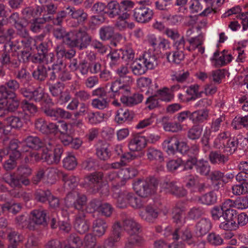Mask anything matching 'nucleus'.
Listing matches in <instances>:
<instances>
[{
  "label": "nucleus",
  "instance_id": "obj_1",
  "mask_svg": "<svg viewBox=\"0 0 248 248\" xmlns=\"http://www.w3.org/2000/svg\"><path fill=\"white\" fill-rule=\"evenodd\" d=\"M185 210L184 203L179 202L176 204L172 210V217L178 227L174 230H172V227L170 226L165 227L163 235L168 237L169 240L173 241L174 243L181 242L185 244V242L189 245H194L196 238L192 236L191 230L186 227H179L186 222Z\"/></svg>",
  "mask_w": 248,
  "mask_h": 248
},
{
  "label": "nucleus",
  "instance_id": "obj_2",
  "mask_svg": "<svg viewBox=\"0 0 248 248\" xmlns=\"http://www.w3.org/2000/svg\"><path fill=\"white\" fill-rule=\"evenodd\" d=\"M87 198L83 194H80L77 191H73L69 193L65 199L67 206H69L72 204L75 208L82 213H91L98 210L99 212L100 206L101 205L99 201L93 200L86 206Z\"/></svg>",
  "mask_w": 248,
  "mask_h": 248
},
{
  "label": "nucleus",
  "instance_id": "obj_3",
  "mask_svg": "<svg viewBox=\"0 0 248 248\" xmlns=\"http://www.w3.org/2000/svg\"><path fill=\"white\" fill-rule=\"evenodd\" d=\"M123 228L129 235L125 243V248H135L143 243L144 239L140 234L141 226L134 219L127 218L124 219Z\"/></svg>",
  "mask_w": 248,
  "mask_h": 248
},
{
  "label": "nucleus",
  "instance_id": "obj_4",
  "mask_svg": "<svg viewBox=\"0 0 248 248\" xmlns=\"http://www.w3.org/2000/svg\"><path fill=\"white\" fill-rule=\"evenodd\" d=\"M119 78L112 82L110 89L114 93H128L130 92V86L133 82V78L128 75L129 71L126 66H122L116 71Z\"/></svg>",
  "mask_w": 248,
  "mask_h": 248
},
{
  "label": "nucleus",
  "instance_id": "obj_5",
  "mask_svg": "<svg viewBox=\"0 0 248 248\" xmlns=\"http://www.w3.org/2000/svg\"><path fill=\"white\" fill-rule=\"evenodd\" d=\"M157 64L155 54L149 50L133 62L131 69L134 75L139 76L144 74L147 69H154Z\"/></svg>",
  "mask_w": 248,
  "mask_h": 248
},
{
  "label": "nucleus",
  "instance_id": "obj_6",
  "mask_svg": "<svg viewBox=\"0 0 248 248\" xmlns=\"http://www.w3.org/2000/svg\"><path fill=\"white\" fill-rule=\"evenodd\" d=\"M91 39L84 31H74L63 34V42L72 47L80 49L85 48L89 44Z\"/></svg>",
  "mask_w": 248,
  "mask_h": 248
},
{
  "label": "nucleus",
  "instance_id": "obj_7",
  "mask_svg": "<svg viewBox=\"0 0 248 248\" xmlns=\"http://www.w3.org/2000/svg\"><path fill=\"white\" fill-rule=\"evenodd\" d=\"M58 141H55L53 140L46 142V146L47 151L46 152L43 151L42 153V157L44 161L48 164H57L61 159L62 155V151L61 146L58 145L59 141L62 142L61 139H59Z\"/></svg>",
  "mask_w": 248,
  "mask_h": 248
},
{
  "label": "nucleus",
  "instance_id": "obj_8",
  "mask_svg": "<svg viewBox=\"0 0 248 248\" xmlns=\"http://www.w3.org/2000/svg\"><path fill=\"white\" fill-rule=\"evenodd\" d=\"M157 186V180L154 178L146 180H138L133 184L134 191L139 196L142 197H146L155 193Z\"/></svg>",
  "mask_w": 248,
  "mask_h": 248
},
{
  "label": "nucleus",
  "instance_id": "obj_9",
  "mask_svg": "<svg viewBox=\"0 0 248 248\" xmlns=\"http://www.w3.org/2000/svg\"><path fill=\"white\" fill-rule=\"evenodd\" d=\"M0 106H4L8 112H14L19 106V101L16 93L8 92L3 86H0Z\"/></svg>",
  "mask_w": 248,
  "mask_h": 248
},
{
  "label": "nucleus",
  "instance_id": "obj_10",
  "mask_svg": "<svg viewBox=\"0 0 248 248\" xmlns=\"http://www.w3.org/2000/svg\"><path fill=\"white\" fill-rule=\"evenodd\" d=\"M140 5L133 11V16L139 23H145L149 22L153 18L154 13L147 5L151 4L149 0H141L139 2Z\"/></svg>",
  "mask_w": 248,
  "mask_h": 248
},
{
  "label": "nucleus",
  "instance_id": "obj_11",
  "mask_svg": "<svg viewBox=\"0 0 248 248\" xmlns=\"http://www.w3.org/2000/svg\"><path fill=\"white\" fill-rule=\"evenodd\" d=\"M55 63L52 66V71L49 75V79L51 81L62 80V45H57L54 55Z\"/></svg>",
  "mask_w": 248,
  "mask_h": 248
},
{
  "label": "nucleus",
  "instance_id": "obj_12",
  "mask_svg": "<svg viewBox=\"0 0 248 248\" xmlns=\"http://www.w3.org/2000/svg\"><path fill=\"white\" fill-rule=\"evenodd\" d=\"M102 178V173L95 172L86 177L85 181L91 186L92 185L96 186V190L102 196H107L109 195V186L107 184L101 183Z\"/></svg>",
  "mask_w": 248,
  "mask_h": 248
},
{
  "label": "nucleus",
  "instance_id": "obj_13",
  "mask_svg": "<svg viewBox=\"0 0 248 248\" xmlns=\"http://www.w3.org/2000/svg\"><path fill=\"white\" fill-rule=\"evenodd\" d=\"M30 115L24 111H18L15 115L7 117L5 119L6 124L11 128L18 130L23 126L24 123L29 121Z\"/></svg>",
  "mask_w": 248,
  "mask_h": 248
},
{
  "label": "nucleus",
  "instance_id": "obj_14",
  "mask_svg": "<svg viewBox=\"0 0 248 248\" xmlns=\"http://www.w3.org/2000/svg\"><path fill=\"white\" fill-rule=\"evenodd\" d=\"M74 132L73 126L71 124L63 123V145L71 144L74 149H78L82 144V140L79 138L73 139L72 134Z\"/></svg>",
  "mask_w": 248,
  "mask_h": 248
},
{
  "label": "nucleus",
  "instance_id": "obj_15",
  "mask_svg": "<svg viewBox=\"0 0 248 248\" xmlns=\"http://www.w3.org/2000/svg\"><path fill=\"white\" fill-rule=\"evenodd\" d=\"M233 57L228 51L224 50L222 51H216L210 58L212 64L216 67H220L226 65L232 62Z\"/></svg>",
  "mask_w": 248,
  "mask_h": 248
},
{
  "label": "nucleus",
  "instance_id": "obj_16",
  "mask_svg": "<svg viewBox=\"0 0 248 248\" xmlns=\"http://www.w3.org/2000/svg\"><path fill=\"white\" fill-rule=\"evenodd\" d=\"M3 180L12 188H21L22 185L27 186L30 184L29 179L22 178L15 172L5 173Z\"/></svg>",
  "mask_w": 248,
  "mask_h": 248
},
{
  "label": "nucleus",
  "instance_id": "obj_17",
  "mask_svg": "<svg viewBox=\"0 0 248 248\" xmlns=\"http://www.w3.org/2000/svg\"><path fill=\"white\" fill-rule=\"evenodd\" d=\"M105 14H107L110 18L119 16L122 18H128L130 15L127 12L123 13L120 4L116 1H111L108 4Z\"/></svg>",
  "mask_w": 248,
  "mask_h": 248
},
{
  "label": "nucleus",
  "instance_id": "obj_18",
  "mask_svg": "<svg viewBox=\"0 0 248 248\" xmlns=\"http://www.w3.org/2000/svg\"><path fill=\"white\" fill-rule=\"evenodd\" d=\"M113 93L114 96L122 95L120 100L121 102L127 106H132L140 103L143 98L142 94L140 93H135L131 96H129L131 94V87L130 86V92L126 93Z\"/></svg>",
  "mask_w": 248,
  "mask_h": 248
},
{
  "label": "nucleus",
  "instance_id": "obj_19",
  "mask_svg": "<svg viewBox=\"0 0 248 248\" xmlns=\"http://www.w3.org/2000/svg\"><path fill=\"white\" fill-rule=\"evenodd\" d=\"M160 187L161 191H164L167 193H171L177 196H184L186 194V191L185 189L178 186L176 185V183L173 181H164L161 183Z\"/></svg>",
  "mask_w": 248,
  "mask_h": 248
},
{
  "label": "nucleus",
  "instance_id": "obj_20",
  "mask_svg": "<svg viewBox=\"0 0 248 248\" xmlns=\"http://www.w3.org/2000/svg\"><path fill=\"white\" fill-rule=\"evenodd\" d=\"M237 213L233 214L228 213L224 215V221L221 222L219 227L221 229L226 231H234L238 229L235 219Z\"/></svg>",
  "mask_w": 248,
  "mask_h": 248
},
{
  "label": "nucleus",
  "instance_id": "obj_21",
  "mask_svg": "<svg viewBox=\"0 0 248 248\" xmlns=\"http://www.w3.org/2000/svg\"><path fill=\"white\" fill-rule=\"evenodd\" d=\"M147 145L146 137L142 136H136L130 139L128 146L132 152H139L144 149Z\"/></svg>",
  "mask_w": 248,
  "mask_h": 248
},
{
  "label": "nucleus",
  "instance_id": "obj_22",
  "mask_svg": "<svg viewBox=\"0 0 248 248\" xmlns=\"http://www.w3.org/2000/svg\"><path fill=\"white\" fill-rule=\"evenodd\" d=\"M9 51L8 49L4 50L0 59L1 64L9 69L19 67L21 64L20 60L18 58H11L9 54Z\"/></svg>",
  "mask_w": 248,
  "mask_h": 248
},
{
  "label": "nucleus",
  "instance_id": "obj_23",
  "mask_svg": "<svg viewBox=\"0 0 248 248\" xmlns=\"http://www.w3.org/2000/svg\"><path fill=\"white\" fill-rule=\"evenodd\" d=\"M133 118V114L127 109L120 108L115 113V121L119 124L130 122Z\"/></svg>",
  "mask_w": 248,
  "mask_h": 248
},
{
  "label": "nucleus",
  "instance_id": "obj_24",
  "mask_svg": "<svg viewBox=\"0 0 248 248\" xmlns=\"http://www.w3.org/2000/svg\"><path fill=\"white\" fill-rule=\"evenodd\" d=\"M85 213L79 214L76 217L74 227L75 229L80 233H84L89 229V223L84 219Z\"/></svg>",
  "mask_w": 248,
  "mask_h": 248
},
{
  "label": "nucleus",
  "instance_id": "obj_25",
  "mask_svg": "<svg viewBox=\"0 0 248 248\" xmlns=\"http://www.w3.org/2000/svg\"><path fill=\"white\" fill-rule=\"evenodd\" d=\"M179 140L174 137L168 138L162 143L163 149L167 153L170 155H174L178 149Z\"/></svg>",
  "mask_w": 248,
  "mask_h": 248
},
{
  "label": "nucleus",
  "instance_id": "obj_26",
  "mask_svg": "<svg viewBox=\"0 0 248 248\" xmlns=\"http://www.w3.org/2000/svg\"><path fill=\"white\" fill-rule=\"evenodd\" d=\"M212 227L211 222L208 218H202L196 226V234L197 236H202L206 234Z\"/></svg>",
  "mask_w": 248,
  "mask_h": 248
},
{
  "label": "nucleus",
  "instance_id": "obj_27",
  "mask_svg": "<svg viewBox=\"0 0 248 248\" xmlns=\"http://www.w3.org/2000/svg\"><path fill=\"white\" fill-rule=\"evenodd\" d=\"M137 174V170L133 167H128L121 169L119 171V177L121 181L120 185H124L125 182L134 177Z\"/></svg>",
  "mask_w": 248,
  "mask_h": 248
},
{
  "label": "nucleus",
  "instance_id": "obj_28",
  "mask_svg": "<svg viewBox=\"0 0 248 248\" xmlns=\"http://www.w3.org/2000/svg\"><path fill=\"white\" fill-rule=\"evenodd\" d=\"M108 228V225L103 219L98 218L93 222V231L95 235L98 237H101L104 235Z\"/></svg>",
  "mask_w": 248,
  "mask_h": 248
},
{
  "label": "nucleus",
  "instance_id": "obj_29",
  "mask_svg": "<svg viewBox=\"0 0 248 248\" xmlns=\"http://www.w3.org/2000/svg\"><path fill=\"white\" fill-rule=\"evenodd\" d=\"M9 21L13 23L17 30V33L21 36H25L27 35V30L25 26L19 21V15L17 13L12 14L9 17Z\"/></svg>",
  "mask_w": 248,
  "mask_h": 248
},
{
  "label": "nucleus",
  "instance_id": "obj_30",
  "mask_svg": "<svg viewBox=\"0 0 248 248\" xmlns=\"http://www.w3.org/2000/svg\"><path fill=\"white\" fill-rule=\"evenodd\" d=\"M117 186H114L112 194L113 197L117 199V206L120 208L126 207L128 202L127 194L121 193L119 188Z\"/></svg>",
  "mask_w": 248,
  "mask_h": 248
},
{
  "label": "nucleus",
  "instance_id": "obj_31",
  "mask_svg": "<svg viewBox=\"0 0 248 248\" xmlns=\"http://www.w3.org/2000/svg\"><path fill=\"white\" fill-rule=\"evenodd\" d=\"M165 237L167 242L163 240L156 241L154 243L155 248H185V244L183 242L174 243L173 241L169 240L168 237Z\"/></svg>",
  "mask_w": 248,
  "mask_h": 248
},
{
  "label": "nucleus",
  "instance_id": "obj_32",
  "mask_svg": "<svg viewBox=\"0 0 248 248\" xmlns=\"http://www.w3.org/2000/svg\"><path fill=\"white\" fill-rule=\"evenodd\" d=\"M158 212L156 209L150 205H148L145 212H141L140 214L141 217L148 222H153L158 217Z\"/></svg>",
  "mask_w": 248,
  "mask_h": 248
},
{
  "label": "nucleus",
  "instance_id": "obj_33",
  "mask_svg": "<svg viewBox=\"0 0 248 248\" xmlns=\"http://www.w3.org/2000/svg\"><path fill=\"white\" fill-rule=\"evenodd\" d=\"M96 155L100 160H107L111 156V152L108 144L102 143L98 145L96 148Z\"/></svg>",
  "mask_w": 248,
  "mask_h": 248
},
{
  "label": "nucleus",
  "instance_id": "obj_34",
  "mask_svg": "<svg viewBox=\"0 0 248 248\" xmlns=\"http://www.w3.org/2000/svg\"><path fill=\"white\" fill-rule=\"evenodd\" d=\"M209 112L207 109L198 110L192 112L190 120L194 124H198L203 122L208 117Z\"/></svg>",
  "mask_w": 248,
  "mask_h": 248
},
{
  "label": "nucleus",
  "instance_id": "obj_35",
  "mask_svg": "<svg viewBox=\"0 0 248 248\" xmlns=\"http://www.w3.org/2000/svg\"><path fill=\"white\" fill-rule=\"evenodd\" d=\"M23 143L30 148L38 150L44 146V143L36 136H30L23 140Z\"/></svg>",
  "mask_w": 248,
  "mask_h": 248
},
{
  "label": "nucleus",
  "instance_id": "obj_36",
  "mask_svg": "<svg viewBox=\"0 0 248 248\" xmlns=\"http://www.w3.org/2000/svg\"><path fill=\"white\" fill-rule=\"evenodd\" d=\"M229 136L228 132H224L219 134L215 138L213 143V147L217 149H225L226 142L227 141V138Z\"/></svg>",
  "mask_w": 248,
  "mask_h": 248
},
{
  "label": "nucleus",
  "instance_id": "obj_37",
  "mask_svg": "<svg viewBox=\"0 0 248 248\" xmlns=\"http://www.w3.org/2000/svg\"><path fill=\"white\" fill-rule=\"evenodd\" d=\"M32 220L36 224L45 225L46 222V211L44 210H34L32 211Z\"/></svg>",
  "mask_w": 248,
  "mask_h": 248
},
{
  "label": "nucleus",
  "instance_id": "obj_38",
  "mask_svg": "<svg viewBox=\"0 0 248 248\" xmlns=\"http://www.w3.org/2000/svg\"><path fill=\"white\" fill-rule=\"evenodd\" d=\"M185 182L186 187L194 192L200 188L199 182L197 176L189 175L185 177Z\"/></svg>",
  "mask_w": 248,
  "mask_h": 248
},
{
  "label": "nucleus",
  "instance_id": "obj_39",
  "mask_svg": "<svg viewBox=\"0 0 248 248\" xmlns=\"http://www.w3.org/2000/svg\"><path fill=\"white\" fill-rule=\"evenodd\" d=\"M217 191H212L205 194L199 198V201L202 204L210 205L215 204L217 201Z\"/></svg>",
  "mask_w": 248,
  "mask_h": 248
},
{
  "label": "nucleus",
  "instance_id": "obj_40",
  "mask_svg": "<svg viewBox=\"0 0 248 248\" xmlns=\"http://www.w3.org/2000/svg\"><path fill=\"white\" fill-rule=\"evenodd\" d=\"M33 78L39 81H44L47 76L46 68L42 64H39L32 73Z\"/></svg>",
  "mask_w": 248,
  "mask_h": 248
},
{
  "label": "nucleus",
  "instance_id": "obj_41",
  "mask_svg": "<svg viewBox=\"0 0 248 248\" xmlns=\"http://www.w3.org/2000/svg\"><path fill=\"white\" fill-rule=\"evenodd\" d=\"M167 58L170 62L179 64L185 58L184 51L175 50L167 53Z\"/></svg>",
  "mask_w": 248,
  "mask_h": 248
},
{
  "label": "nucleus",
  "instance_id": "obj_42",
  "mask_svg": "<svg viewBox=\"0 0 248 248\" xmlns=\"http://www.w3.org/2000/svg\"><path fill=\"white\" fill-rule=\"evenodd\" d=\"M146 155L148 159L150 161L156 160L159 162H162L164 160V157L162 152L154 148H149L147 151Z\"/></svg>",
  "mask_w": 248,
  "mask_h": 248
},
{
  "label": "nucleus",
  "instance_id": "obj_43",
  "mask_svg": "<svg viewBox=\"0 0 248 248\" xmlns=\"http://www.w3.org/2000/svg\"><path fill=\"white\" fill-rule=\"evenodd\" d=\"M42 11V7H41L37 6L35 8L33 7H28L24 8L22 10V13L24 17L29 19L40 14Z\"/></svg>",
  "mask_w": 248,
  "mask_h": 248
},
{
  "label": "nucleus",
  "instance_id": "obj_44",
  "mask_svg": "<svg viewBox=\"0 0 248 248\" xmlns=\"http://www.w3.org/2000/svg\"><path fill=\"white\" fill-rule=\"evenodd\" d=\"M200 86L198 84H193L189 86L186 93L189 96L187 100H195L201 96V92L199 90Z\"/></svg>",
  "mask_w": 248,
  "mask_h": 248
},
{
  "label": "nucleus",
  "instance_id": "obj_45",
  "mask_svg": "<svg viewBox=\"0 0 248 248\" xmlns=\"http://www.w3.org/2000/svg\"><path fill=\"white\" fill-rule=\"evenodd\" d=\"M232 125L235 129H240L242 126L248 128V115L244 117H235L232 121Z\"/></svg>",
  "mask_w": 248,
  "mask_h": 248
},
{
  "label": "nucleus",
  "instance_id": "obj_46",
  "mask_svg": "<svg viewBox=\"0 0 248 248\" xmlns=\"http://www.w3.org/2000/svg\"><path fill=\"white\" fill-rule=\"evenodd\" d=\"M87 119L91 124H97L104 121V114L100 112H90L88 114Z\"/></svg>",
  "mask_w": 248,
  "mask_h": 248
},
{
  "label": "nucleus",
  "instance_id": "obj_47",
  "mask_svg": "<svg viewBox=\"0 0 248 248\" xmlns=\"http://www.w3.org/2000/svg\"><path fill=\"white\" fill-rule=\"evenodd\" d=\"M67 9H69V8ZM70 12L72 18L76 19L79 23L83 22L87 18V14L82 9L75 10L74 8H70Z\"/></svg>",
  "mask_w": 248,
  "mask_h": 248
},
{
  "label": "nucleus",
  "instance_id": "obj_48",
  "mask_svg": "<svg viewBox=\"0 0 248 248\" xmlns=\"http://www.w3.org/2000/svg\"><path fill=\"white\" fill-rule=\"evenodd\" d=\"M238 144L237 140L235 138L229 139L227 138V141L226 142L225 149L223 153L227 155L232 154L236 149Z\"/></svg>",
  "mask_w": 248,
  "mask_h": 248
},
{
  "label": "nucleus",
  "instance_id": "obj_49",
  "mask_svg": "<svg viewBox=\"0 0 248 248\" xmlns=\"http://www.w3.org/2000/svg\"><path fill=\"white\" fill-rule=\"evenodd\" d=\"M196 170L202 175H207L210 170V167L208 162L202 159L197 161L196 163Z\"/></svg>",
  "mask_w": 248,
  "mask_h": 248
},
{
  "label": "nucleus",
  "instance_id": "obj_50",
  "mask_svg": "<svg viewBox=\"0 0 248 248\" xmlns=\"http://www.w3.org/2000/svg\"><path fill=\"white\" fill-rule=\"evenodd\" d=\"M44 112L47 116L53 117L54 120H57L58 123L62 122V109L61 108H46L44 110Z\"/></svg>",
  "mask_w": 248,
  "mask_h": 248
},
{
  "label": "nucleus",
  "instance_id": "obj_51",
  "mask_svg": "<svg viewBox=\"0 0 248 248\" xmlns=\"http://www.w3.org/2000/svg\"><path fill=\"white\" fill-rule=\"evenodd\" d=\"M188 41L189 46L187 47L186 49L189 51H192L202 45L203 42V38L202 35H198L195 37L189 39Z\"/></svg>",
  "mask_w": 248,
  "mask_h": 248
},
{
  "label": "nucleus",
  "instance_id": "obj_52",
  "mask_svg": "<svg viewBox=\"0 0 248 248\" xmlns=\"http://www.w3.org/2000/svg\"><path fill=\"white\" fill-rule=\"evenodd\" d=\"M155 94V96H158L161 100L167 102L170 101L173 97L172 93L167 88H163L158 90Z\"/></svg>",
  "mask_w": 248,
  "mask_h": 248
},
{
  "label": "nucleus",
  "instance_id": "obj_53",
  "mask_svg": "<svg viewBox=\"0 0 248 248\" xmlns=\"http://www.w3.org/2000/svg\"><path fill=\"white\" fill-rule=\"evenodd\" d=\"M127 199L128 200V204H129L134 208H140L143 205L141 198L136 197L133 194L127 193Z\"/></svg>",
  "mask_w": 248,
  "mask_h": 248
},
{
  "label": "nucleus",
  "instance_id": "obj_54",
  "mask_svg": "<svg viewBox=\"0 0 248 248\" xmlns=\"http://www.w3.org/2000/svg\"><path fill=\"white\" fill-rule=\"evenodd\" d=\"M99 34L101 40H108L113 36V28L110 26L103 27L100 29Z\"/></svg>",
  "mask_w": 248,
  "mask_h": 248
},
{
  "label": "nucleus",
  "instance_id": "obj_55",
  "mask_svg": "<svg viewBox=\"0 0 248 248\" xmlns=\"http://www.w3.org/2000/svg\"><path fill=\"white\" fill-rule=\"evenodd\" d=\"M209 158L213 164L224 163L228 160V157L217 152H212L210 154Z\"/></svg>",
  "mask_w": 248,
  "mask_h": 248
},
{
  "label": "nucleus",
  "instance_id": "obj_56",
  "mask_svg": "<svg viewBox=\"0 0 248 248\" xmlns=\"http://www.w3.org/2000/svg\"><path fill=\"white\" fill-rule=\"evenodd\" d=\"M156 117L155 114H152L148 118L140 121L136 125L135 128L137 129H140L147 127L154 123Z\"/></svg>",
  "mask_w": 248,
  "mask_h": 248
},
{
  "label": "nucleus",
  "instance_id": "obj_57",
  "mask_svg": "<svg viewBox=\"0 0 248 248\" xmlns=\"http://www.w3.org/2000/svg\"><path fill=\"white\" fill-rule=\"evenodd\" d=\"M108 102L107 98L98 97L93 99L92 102V106L93 108L98 109H104L108 107Z\"/></svg>",
  "mask_w": 248,
  "mask_h": 248
},
{
  "label": "nucleus",
  "instance_id": "obj_58",
  "mask_svg": "<svg viewBox=\"0 0 248 248\" xmlns=\"http://www.w3.org/2000/svg\"><path fill=\"white\" fill-rule=\"evenodd\" d=\"M21 37L23 38L20 40V42L25 48L28 50H31L33 48V46L35 47L36 41L32 38L28 36V31L27 35Z\"/></svg>",
  "mask_w": 248,
  "mask_h": 248
},
{
  "label": "nucleus",
  "instance_id": "obj_59",
  "mask_svg": "<svg viewBox=\"0 0 248 248\" xmlns=\"http://www.w3.org/2000/svg\"><path fill=\"white\" fill-rule=\"evenodd\" d=\"M62 83L61 81H57V83L51 84L49 86V90L53 96L59 97L61 99L62 97Z\"/></svg>",
  "mask_w": 248,
  "mask_h": 248
},
{
  "label": "nucleus",
  "instance_id": "obj_60",
  "mask_svg": "<svg viewBox=\"0 0 248 248\" xmlns=\"http://www.w3.org/2000/svg\"><path fill=\"white\" fill-rule=\"evenodd\" d=\"M8 238L11 245L8 248H16V244L22 240L23 237L17 232L13 231L9 233Z\"/></svg>",
  "mask_w": 248,
  "mask_h": 248
},
{
  "label": "nucleus",
  "instance_id": "obj_61",
  "mask_svg": "<svg viewBox=\"0 0 248 248\" xmlns=\"http://www.w3.org/2000/svg\"><path fill=\"white\" fill-rule=\"evenodd\" d=\"M35 199L39 202H45L48 201L51 193L49 190H38L35 193Z\"/></svg>",
  "mask_w": 248,
  "mask_h": 248
},
{
  "label": "nucleus",
  "instance_id": "obj_62",
  "mask_svg": "<svg viewBox=\"0 0 248 248\" xmlns=\"http://www.w3.org/2000/svg\"><path fill=\"white\" fill-rule=\"evenodd\" d=\"M163 127L166 131L177 132L181 130L182 127L179 123L166 122L162 124Z\"/></svg>",
  "mask_w": 248,
  "mask_h": 248
},
{
  "label": "nucleus",
  "instance_id": "obj_63",
  "mask_svg": "<svg viewBox=\"0 0 248 248\" xmlns=\"http://www.w3.org/2000/svg\"><path fill=\"white\" fill-rule=\"evenodd\" d=\"M220 207L225 212V215H227L229 213V214L237 213L236 210L232 209V207H234V201L232 200L227 199L225 200L222 203Z\"/></svg>",
  "mask_w": 248,
  "mask_h": 248
},
{
  "label": "nucleus",
  "instance_id": "obj_64",
  "mask_svg": "<svg viewBox=\"0 0 248 248\" xmlns=\"http://www.w3.org/2000/svg\"><path fill=\"white\" fill-rule=\"evenodd\" d=\"M14 75L20 81L27 80L30 78V73L25 67H22L20 69L15 71Z\"/></svg>",
  "mask_w": 248,
  "mask_h": 248
}]
</instances>
